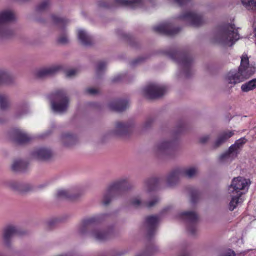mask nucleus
<instances>
[{
	"label": "nucleus",
	"mask_w": 256,
	"mask_h": 256,
	"mask_svg": "<svg viewBox=\"0 0 256 256\" xmlns=\"http://www.w3.org/2000/svg\"><path fill=\"white\" fill-rule=\"evenodd\" d=\"M181 256H189L188 254V253H184Z\"/></svg>",
	"instance_id": "4d7b16f0"
},
{
	"label": "nucleus",
	"mask_w": 256,
	"mask_h": 256,
	"mask_svg": "<svg viewBox=\"0 0 256 256\" xmlns=\"http://www.w3.org/2000/svg\"><path fill=\"white\" fill-rule=\"evenodd\" d=\"M12 136L13 141L16 144H25L32 140V137L22 130L16 129L12 130Z\"/></svg>",
	"instance_id": "6ab92c4d"
},
{
	"label": "nucleus",
	"mask_w": 256,
	"mask_h": 256,
	"mask_svg": "<svg viewBox=\"0 0 256 256\" xmlns=\"http://www.w3.org/2000/svg\"><path fill=\"white\" fill-rule=\"evenodd\" d=\"M106 66V62H98L97 67H96V73L99 74L102 71L104 70Z\"/></svg>",
	"instance_id": "a19ab883"
},
{
	"label": "nucleus",
	"mask_w": 256,
	"mask_h": 256,
	"mask_svg": "<svg viewBox=\"0 0 256 256\" xmlns=\"http://www.w3.org/2000/svg\"><path fill=\"white\" fill-rule=\"evenodd\" d=\"M182 218L187 222V230L192 235L196 234V224L198 220V216L194 212H184L180 214Z\"/></svg>",
	"instance_id": "ddd939ff"
},
{
	"label": "nucleus",
	"mask_w": 256,
	"mask_h": 256,
	"mask_svg": "<svg viewBox=\"0 0 256 256\" xmlns=\"http://www.w3.org/2000/svg\"><path fill=\"white\" fill-rule=\"evenodd\" d=\"M65 110H66V107L68 106V97L66 96H65Z\"/></svg>",
	"instance_id": "864d4df0"
},
{
	"label": "nucleus",
	"mask_w": 256,
	"mask_h": 256,
	"mask_svg": "<svg viewBox=\"0 0 256 256\" xmlns=\"http://www.w3.org/2000/svg\"><path fill=\"white\" fill-rule=\"evenodd\" d=\"M167 54L173 60L182 65L185 76L189 78L192 74V58L189 52L182 51H170Z\"/></svg>",
	"instance_id": "39448f33"
},
{
	"label": "nucleus",
	"mask_w": 256,
	"mask_h": 256,
	"mask_svg": "<svg viewBox=\"0 0 256 256\" xmlns=\"http://www.w3.org/2000/svg\"><path fill=\"white\" fill-rule=\"evenodd\" d=\"M26 232L21 230L18 226L14 225H8L3 230L2 239L4 244L10 246L12 238L15 236H23Z\"/></svg>",
	"instance_id": "f8f14e48"
},
{
	"label": "nucleus",
	"mask_w": 256,
	"mask_h": 256,
	"mask_svg": "<svg viewBox=\"0 0 256 256\" xmlns=\"http://www.w3.org/2000/svg\"><path fill=\"white\" fill-rule=\"evenodd\" d=\"M52 154L51 150L46 148H39L32 152V156L40 160L46 161L51 158Z\"/></svg>",
	"instance_id": "aec40b11"
},
{
	"label": "nucleus",
	"mask_w": 256,
	"mask_h": 256,
	"mask_svg": "<svg viewBox=\"0 0 256 256\" xmlns=\"http://www.w3.org/2000/svg\"><path fill=\"white\" fill-rule=\"evenodd\" d=\"M5 120L0 118V124H2L4 122Z\"/></svg>",
	"instance_id": "6e6d98bb"
},
{
	"label": "nucleus",
	"mask_w": 256,
	"mask_h": 256,
	"mask_svg": "<svg viewBox=\"0 0 256 256\" xmlns=\"http://www.w3.org/2000/svg\"><path fill=\"white\" fill-rule=\"evenodd\" d=\"M160 182V180L156 178H152L146 182V184L150 191L155 190Z\"/></svg>",
	"instance_id": "c756f323"
},
{
	"label": "nucleus",
	"mask_w": 256,
	"mask_h": 256,
	"mask_svg": "<svg viewBox=\"0 0 256 256\" xmlns=\"http://www.w3.org/2000/svg\"><path fill=\"white\" fill-rule=\"evenodd\" d=\"M58 42L60 44H64V36L62 35L60 36L57 40Z\"/></svg>",
	"instance_id": "09e8293b"
},
{
	"label": "nucleus",
	"mask_w": 256,
	"mask_h": 256,
	"mask_svg": "<svg viewBox=\"0 0 256 256\" xmlns=\"http://www.w3.org/2000/svg\"><path fill=\"white\" fill-rule=\"evenodd\" d=\"M256 88V78H254L241 86V90L243 92H248Z\"/></svg>",
	"instance_id": "c85d7f7f"
},
{
	"label": "nucleus",
	"mask_w": 256,
	"mask_h": 256,
	"mask_svg": "<svg viewBox=\"0 0 256 256\" xmlns=\"http://www.w3.org/2000/svg\"><path fill=\"white\" fill-rule=\"evenodd\" d=\"M13 82L14 78L9 72L5 70L0 72V85H10Z\"/></svg>",
	"instance_id": "cd10ccee"
},
{
	"label": "nucleus",
	"mask_w": 256,
	"mask_h": 256,
	"mask_svg": "<svg viewBox=\"0 0 256 256\" xmlns=\"http://www.w3.org/2000/svg\"><path fill=\"white\" fill-rule=\"evenodd\" d=\"M234 134L233 131H226L222 132L218 136L214 144V148H216L226 142L229 138Z\"/></svg>",
	"instance_id": "bb28decb"
},
{
	"label": "nucleus",
	"mask_w": 256,
	"mask_h": 256,
	"mask_svg": "<svg viewBox=\"0 0 256 256\" xmlns=\"http://www.w3.org/2000/svg\"><path fill=\"white\" fill-rule=\"evenodd\" d=\"M250 180L242 176L233 178L232 184L229 187V193L230 194L232 200L229 204V209L233 210L238 204L242 202V196L244 194V190H248Z\"/></svg>",
	"instance_id": "7ed1b4c3"
},
{
	"label": "nucleus",
	"mask_w": 256,
	"mask_h": 256,
	"mask_svg": "<svg viewBox=\"0 0 256 256\" xmlns=\"http://www.w3.org/2000/svg\"><path fill=\"white\" fill-rule=\"evenodd\" d=\"M210 138V136H205L200 138V142L201 144L206 143Z\"/></svg>",
	"instance_id": "49530a36"
},
{
	"label": "nucleus",
	"mask_w": 256,
	"mask_h": 256,
	"mask_svg": "<svg viewBox=\"0 0 256 256\" xmlns=\"http://www.w3.org/2000/svg\"><path fill=\"white\" fill-rule=\"evenodd\" d=\"M222 256H236V254L234 251L230 250L222 254Z\"/></svg>",
	"instance_id": "de8ad7c7"
},
{
	"label": "nucleus",
	"mask_w": 256,
	"mask_h": 256,
	"mask_svg": "<svg viewBox=\"0 0 256 256\" xmlns=\"http://www.w3.org/2000/svg\"><path fill=\"white\" fill-rule=\"evenodd\" d=\"M64 40H65V44H66V43L67 42L68 40H67V38H66V36H65V39H64Z\"/></svg>",
	"instance_id": "13d9d810"
},
{
	"label": "nucleus",
	"mask_w": 256,
	"mask_h": 256,
	"mask_svg": "<svg viewBox=\"0 0 256 256\" xmlns=\"http://www.w3.org/2000/svg\"><path fill=\"white\" fill-rule=\"evenodd\" d=\"M152 29L157 33L168 36H173L181 30L180 28L173 27L171 24L168 23L154 26Z\"/></svg>",
	"instance_id": "4468645a"
},
{
	"label": "nucleus",
	"mask_w": 256,
	"mask_h": 256,
	"mask_svg": "<svg viewBox=\"0 0 256 256\" xmlns=\"http://www.w3.org/2000/svg\"><path fill=\"white\" fill-rule=\"evenodd\" d=\"M54 23L56 25H60V28L62 29L64 26V21L62 18H60L56 15L52 14L51 16Z\"/></svg>",
	"instance_id": "c9c22d12"
},
{
	"label": "nucleus",
	"mask_w": 256,
	"mask_h": 256,
	"mask_svg": "<svg viewBox=\"0 0 256 256\" xmlns=\"http://www.w3.org/2000/svg\"><path fill=\"white\" fill-rule=\"evenodd\" d=\"M128 102L126 100H118L110 102L108 106L110 108L118 112L126 110L128 106Z\"/></svg>",
	"instance_id": "4be33fe9"
},
{
	"label": "nucleus",
	"mask_w": 256,
	"mask_h": 256,
	"mask_svg": "<svg viewBox=\"0 0 256 256\" xmlns=\"http://www.w3.org/2000/svg\"><path fill=\"white\" fill-rule=\"evenodd\" d=\"M142 256L140 255V256Z\"/></svg>",
	"instance_id": "680f3d73"
},
{
	"label": "nucleus",
	"mask_w": 256,
	"mask_h": 256,
	"mask_svg": "<svg viewBox=\"0 0 256 256\" xmlns=\"http://www.w3.org/2000/svg\"><path fill=\"white\" fill-rule=\"evenodd\" d=\"M190 201L192 204L196 203L199 198L200 194L199 192L194 188H190Z\"/></svg>",
	"instance_id": "f704fd0d"
},
{
	"label": "nucleus",
	"mask_w": 256,
	"mask_h": 256,
	"mask_svg": "<svg viewBox=\"0 0 256 256\" xmlns=\"http://www.w3.org/2000/svg\"><path fill=\"white\" fill-rule=\"evenodd\" d=\"M54 198L58 201L63 200L64 198V190H58L55 194Z\"/></svg>",
	"instance_id": "ea45409f"
},
{
	"label": "nucleus",
	"mask_w": 256,
	"mask_h": 256,
	"mask_svg": "<svg viewBox=\"0 0 256 256\" xmlns=\"http://www.w3.org/2000/svg\"><path fill=\"white\" fill-rule=\"evenodd\" d=\"M245 138H242L236 140L234 144L229 148L228 150L219 156V161L220 162H231L235 158L238 154V150L246 142Z\"/></svg>",
	"instance_id": "9d476101"
},
{
	"label": "nucleus",
	"mask_w": 256,
	"mask_h": 256,
	"mask_svg": "<svg viewBox=\"0 0 256 256\" xmlns=\"http://www.w3.org/2000/svg\"><path fill=\"white\" fill-rule=\"evenodd\" d=\"M105 214H100L84 220L80 224V232L82 234L90 232L92 236L98 241L108 239L110 235V230H104L100 224Z\"/></svg>",
	"instance_id": "f257e3e1"
},
{
	"label": "nucleus",
	"mask_w": 256,
	"mask_h": 256,
	"mask_svg": "<svg viewBox=\"0 0 256 256\" xmlns=\"http://www.w3.org/2000/svg\"><path fill=\"white\" fill-rule=\"evenodd\" d=\"M27 112H28V106L26 104H24V105H23L22 106H20L18 108V111L16 114V116L17 118L20 117L24 114H26Z\"/></svg>",
	"instance_id": "e433bc0d"
},
{
	"label": "nucleus",
	"mask_w": 256,
	"mask_h": 256,
	"mask_svg": "<svg viewBox=\"0 0 256 256\" xmlns=\"http://www.w3.org/2000/svg\"><path fill=\"white\" fill-rule=\"evenodd\" d=\"M240 38L238 29L235 25L232 24H225L219 26L215 34L214 42L218 43L228 44L230 42L232 46Z\"/></svg>",
	"instance_id": "20e7f679"
},
{
	"label": "nucleus",
	"mask_w": 256,
	"mask_h": 256,
	"mask_svg": "<svg viewBox=\"0 0 256 256\" xmlns=\"http://www.w3.org/2000/svg\"><path fill=\"white\" fill-rule=\"evenodd\" d=\"M86 92L88 94L94 95L98 93V90L94 88H88L86 89Z\"/></svg>",
	"instance_id": "c03bdc74"
},
{
	"label": "nucleus",
	"mask_w": 256,
	"mask_h": 256,
	"mask_svg": "<svg viewBox=\"0 0 256 256\" xmlns=\"http://www.w3.org/2000/svg\"><path fill=\"white\" fill-rule=\"evenodd\" d=\"M15 20V14L12 10L0 12V38H6L12 36L13 31L9 28L7 23L14 21Z\"/></svg>",
	"instance_id": "0eeeda50"
},
{
	"label": "nucleus",
	"mask_w": 256,
	"mask_h": 256,
	"mask_svg": "<svg viewBox=\"0 0 256 256\" xmlns=\"http://www.w3.org/2000/svg\"><path fill=\"white\" fill-rule=\"evenodd\" d=\"M65 199H68L70 200H75L78 197V195L75 192H70L68 190H65Z\"/></svg>",
	"instance_id": "58836bf2"
},
{
	"label": "nucleus",
	"mask_w": 256,
	"mask_h": 256,
	"mask_svg": "<svg viewBox=\"0 0 256 256\" xmlns=\"http://www.w3.org/2000/svg\"><path fill=\"white\" fill-rule=\"evenodd\" d=\"M8 98L5 94H0V109L6 110L8 106Z\"/></svg>",
	"instance_id": "72a5a7b5"
},
{
	"label": "nucleus",
	"mask_w": 256,
	"mask_h": 256,
	"mask_svg": "<svg viewBox=\"0 0 256 256\" xmlns=\"http://www.w3.org/2000/svg\"><path fill=\"white\" fill-rule=\"evenodd\" d=\"M114 3L116 6L134 8L142 6V0H115Z\"/></svg>",
	"instance_id": "5701e85b"
},
{
	"label": "nucleus",
	"mask_w": 256,
	"mask_h": 256,
	"mask_svg": "<svg viewBox=\"0 0 256 256\" xmlns=\"http://www.w3.org/2000/svg\"><path fill=\"white\" fill-rule=\"evenodd\" d=\"M50 2L48 0H44L38 4L36 8V11L38 12H42L46 10L49 6Z\"/></svg>",
	"instance_id": "4c0bfd02"
},
{
	"label": "nucleus",
	"mask_w": 256,
	"mask_h": 256,
	"mask_svg": "<svg viewBox=\"0 0 256 256\" xmlns=\"http://www.w3.org/2000/svg\"><path fill=\"white\" fill-rule=\"evenodd\" d=\"M159 218L157 216H150L146 218V222L148 226V236L150 238L155 233Z\"/></svg>",
	"instance_id": "412c9836"
},
{
	"label": "nucleus",
	"mask_w": 256,
	"mask_h": 256,
	"mask_svg": "<svg viewBox=\"0 0 256 256\" xmlns=\"http://www.w3.org/2000/svg\"><path fill=\"white\" fill-rule=\"evenodd\" d=\"M0 256H4V254H0Z\"/></svg>",
	"instance_id": "bf43d9fd"
},
{
	"label": "nucleus",
	"mask_w": 256,
	"mask_h": 256,
	"mask_svg": "<svg viewBox=\"0 0 256 256\" xmlns=\"http://www.w3.org/2000/svg\"><path fill=\"white\" fill-rule=\"evenodd\" d=\"M122 78V75L120 74V75H118L114 77L113 78L112 81L114 82H118V81L120 80Z\"/></svg>",
	"instance_id": "8fccbe9b"
},
{
	"label": "nucleus",
	"mask_w": 256,
	"mask_h": 256,
	"mask_svg": "<svg viewBox=\"0 0 256 256\" xmlns=\"http://www.w3.org/2000/svg\"><path fill=\"white\" fill-rule=\"evenodd\" d=\"M173 146L172 142L164 141L160 143L158 146V150L160 152H165L167 150H170Z\"/></svg>",
	"instance_id": "473e14b6"
},
{
	"label": "nucleus",
	"mask_w": 256,
	"mask_h": 256,
	"mask_svg": "<svg viewBox=\"0 0 256 256\" xmlns=\"http://www.w3.org/2000/svg\"><path fill=\"white\" fill-rule=\"evenodd\" d=\"M65 147L69 146L76 143V137L68 133H65Z\"/></svg>",
	"instance_id": "2f4dec72"
},
{
	"label": "nucleus",
	"mask_w": 256,
	"mask_h": 256,
	"mask_svg": "<svg viewBox=\"0 0 256 256\" xmlns=\"http://www.w3.org/2000/svg\"><path fill=\"white\" fill-rule=\"evenodd\" d=\"M166 90L167 88L166 86L151 84L144 88L142 92L146 98L153 100L160 98Z\"/></svg>",
	"instance_id": "9b49d317"
},
{
	"label": "nucleus",
	"mask_w": 256,
	"mask_h": 256,
	"mask_svg": "<svg viewBox=\"0 0 256 256\" xmlns=\"http://www.w3.org/2000/svg\"><path fill=\"white\" fill-rule=\"evenodd\" d=\"M62 66L60 64H55L50 66L42 68L36 71V75L38 78H44L56 74L62 70Z\"/></svg>",
	"instance_id": "dca6fc26"
},
{
	"label": "nucleus",
	"mask_w": 256,
	"mask_h": 256,
	"mask_svg": "<svg viewBox=\"0 0 256 256\" xmlns=\"http://www.w3.org/2000/svg\"><path fill=\"white\" fill-rule=\"evenodd\" d=\"M6 186L12 190L20 193L29 192L33 190V186L30 184L16 180H8L6 182Z\"/></svg>",
	"instance_id": "2eb2a0df"
},
{
	"label": "nucleus",
	"mask_w": 256,
	"mask_h": 256,
	"mask_svg": "<svg viewBox=\"0 0 256 256\" xmlns=\"http://www.w3.org/2000/svg\"><path fill=\"white\" fill-rule=\"evenodd\" d=\"M140 61H141V59L140 58L136 59V60H133L132 62L131 65L132 66H134L136 64H138Z\"/></svg>",
	"instance_id": "3c124183"
},
{
	"label": "nucleus",
	"mask_w": 256,
	"mask_h": 256,
	"mask_svg": "<svg viewBox=\"0 0 256 256\" xmlns=\"http://www.w3.org/2000/svg\"><path fill=\"white\" fill-rule=\"evenodd\" d=\"M78 38L81 44L85 46H91L93 44L92 38L84 30H79L78 32Z\"/></svg>",
	"instance_id": "393cba45"
},
{
	"label": "nucleus",
	"mask_w": 256,
	"mask_h": 256,
	"mask_svg": "<svg viewBox=\"0 0 256 256\" xmlns=\"http://www.w3.org/2000/svg\"><path fill=\"white\" fill-rule=\"evenodd\" d=\"M197 170L195 168H190L186 169L178 168L172 170L167 178V182L169 186L176 184L180 176L188 178L193 177L196 173Z\"/></svg>",
	"instance_id": "1a4fd4ad"
},
{
	"label": "nucleus",
	"mask_w": 256,
	"mask_h": 256,
	"mask_svg": "<svg viewBox=\"0 0 256 256\" xmlns=\"http://www.w3.org/2000/svg\"><path fill=\"white\" fill-rule=\"evenodd\" d=\"M153 122H154L153 118H148L144 124V128H150L152 126Z\"/></svg>",
	"instance_id": "37998d69"
},
{
	"label": "nucleus",
	"mask_w": 256,
	"mask_h": 256,
	"mask_svg": "<svg viewBox=\"0 0 256 256\" xmlns=\"http://www.w3.org/2000/svg\"><path fill=\"white\" fill-rule=\"evenodd\" d=\"M130 188V184L126 180H121L113 182L108 188L102 200V204H108L112 198L120 195Z\"/></svg>",
	"instance_id": "423d86ee"
},
{
	"label": "nucleus",
	"mask_w": 256,
	"mask_h": 256,
	"mask_svg": "<svg viewBox=\"0 0 256 256\" xmlns=\"http://www.w3.org/2000/svg\"><path fill=\"white\" fill-rule=\"evenodd\" d=\"M28 163L22 160H15L12 165V169L16 172H24L28 168Z\"/></svg>",
	"instance_id": "a878e982"
},
{
	"label": "nucleus",
	"mask_w": 256,
	"mask_h": 256,
	"mask_svg": "<svg viewBox=\"0 0 256 256\" xmlns=\"http://www.w3.org/2000/svg\"><path fill=\"white\" fill-rule=\"evenodd\" d=\"M159 199L158 198H154V200H150L148 203L142 202L140 200L137 198H134L132 200V205L136 208H140L146 206V208H151L154 206L158 202Z\"/></svg>",
	"instance_id": "b1692460"
},
{
	"label": "nucleus",
	"mask_w": 256,
	"mask_h": 256,
	"mask_svg": "<svg viewBox=\"0 0 256 256\" xmlns=\"http://www.w3.org/2000/svg\"><path fill=\"white\" fill-rule=\"evenodd\" d=\"M180 6L186 4L190 0H174Z\"/></svg>",
	"instance_id": "a18cd8bd"
},
{
	"label": "nucleus",
	"mask_w": 256,
	"mask_h": 256,
	"mask_svg": "<svg viewBox=\"0 0 256 256\" xmlns=\"http://www.w3.org/2000/svg\"><path fill=\"white\" fill-rule=\"evenodd\" d=\"M241 2L246 9L256 12V0H241Z\"/></svg>",
	"instance_id": "7c9ffc66"
},
{
	"label": "nucleus",
	"mask_w": 256,
	"mask_h": 256,
	"mask_svg": "<svg viewBox=\"0 0 256 256\" xmlns=\"http://www.w3.org/2000/svg\"><path fill=\"white\" fill-rule=\"evenodd\" d=\"M99 6H100L107 8H110V6L108 5L105 4L100 3Z\"/></svg>",
	"instance_id": "5fc2aeb1"
},
{
	"label": "nucleus",
	"mask_w": 256,
	"mask_h": 256,
	"mask_svg": "<svg viewBox=\"0 0 256 256\" xmlns=\"http://www.w3.org/2000/svg\"><path fill=\"white\" fill-rule=\"evenodd\" d=\"M255 72V68L250 64L248 55L242 54L238 71L230 70L227 74L226 78L229 84H236L248 78Z\"/></svg>",
	"instance_id": "f03ea898"
},
{
	"label": "nucleus",
	"mask_w": 256,
	"mask_h": 256,
	"mask_svg": "<svg viewBox=\"0 0 256 256\" xmlns=\"http://www.w3.org/2000/svg\"><path fill=\"white\" fill-rule=\"evenodd\" d=\"M184 124L182 123V124H180V126L178 130V132H182L184 128Z\"/></svg>",
	"instance_id": "603ef678"
},
{
	"label": "nucleus",
	"mask_w": 256,
	"mask_h": 256,
	"mask_svg": "<svg viewBox=\"0 0 256 256\" xmlns=\"http://www.w3.org/2000/svg\"><path fill=\"white\" fill-rule=\"evenodd\" d=\"M179 18L189 21L191 25L194 26H199L204 23L201 15L191 12H186L181 14L179 16Z\"/></svg>",
	"instance_id": "f3484780"
},
{
	"label": "nucleus",
	"mask_w": 256,
	"mask_h": 256,
	"mask_svg": "<svg viewBox=\"0 0 256 256\" xmlns=\"http://www.w3.org/2000/svg\"><path fill=\"white\" fill-rule=\"evenodd\" d=\"M50 101L52 110L56 114H61L64 112V90H56L47 96Z\"/></svg>",
	"instance_id": "6e6552de"
},
{
	"label": "nucleus",
	"mask_w": 256,
	"mask_h": 256,
	"mask_svg": "<svg viewBox=\"0 0 256 256\" xmlns=\"http://www.w3.org/2000/svg\"><path fill=\"white\" fill-rule=\"evenodd\" d=\"M78 72L76 69L72 68L67 70H65V74L67 77L71 78L74 76Z\"/></svg>",
	"instance_id": "79ce46f5"
},
{
	"label": "nucleus",
	"mask_w": 256,
	"mask_h": 256,
	"mask_svg": "<svg viewBox=\"0 0 256 256\" xmlns=\"http://www.w3.org/2000/svg\"><path fill=\"white\" fill-rule=\"evenodd\" d=\"M65 256H68V255H67V254H65Z\"/></svg>",
	"instance_id": "052dcab7"
},
{
	"label": "nucleus",
	"mask_w": 256,
	"mask_h": 256,
	"mask_svg": "<svg viewBox=\"0 0 256 256\" xmlns=\"http://www.w3.org/2000/svg\"><path fill=\"white\" fill-rule=\"evenodd\" d=\"M132 129L133 126L132 123L117 122L116 124L114 132L116 135L119 136H127L130 134Z\"/></svg>",
	"instance_id": "a211bd4d"
}]
</instances>
